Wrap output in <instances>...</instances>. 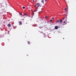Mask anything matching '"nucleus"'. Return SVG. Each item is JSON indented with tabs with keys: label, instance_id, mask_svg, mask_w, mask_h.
Wrapping results in <instances>:
<instances>
[{
	"label": "nucleus",
	"instance_id": "1",
	"mask_svg": "<svg viewBox=\"0 0 76 76\" xmlns=\"http://www.w3.org/2000/svg\"><path fill=\"white\" fill-rule=\"evenodd\" d=\"M56 23H61L62 22H63V21H62V20H60L58 19L56 21Z\"/></svg>",
	"mask_w": 76,
	"mask_h": 76
},
{
	"label": "nucleus",
	"instance_id": "2",
	"mask_svg": "<svg viewBox=\"0 0 76 76\" xmlns=\"http://www.w3.org/2000/svg\"><path fill=\"white\" fill-rule=\"evenodd\" d=\"M39 5H40L39 3H38L37 4L35 5V7H39Z\"/></svg>",
	"mask_w": 76,
	"mask_h": 76
},
{
	"label": "nucleus",
	"instance_id": "3",
	"mask_svg": "<svg viewBox=\"0 0 76 76\" xmlns=\"http://www.w3.org/2000/svg\"><path fill=\"white\" fill-rule=\"evenodd\" d=\"M7 26L8 27H10V26H11V24H8Z\"/></svg>",
	"mask_w": 76,
	"mask_h": 76
},
{
	"label": "nucleus",
	"instance_id": "4",
	"mask_svg": "<svg viewBox=\"0 0 76 76\" xmlns=\"http://www.w3.org/2000/svg\"><path fill=\"white\" fill-rule=\"evenodd\" d=\"M55 29H58V27L57 26H56L55 27Z\"/></svg>",
	"mask_w": 76,
	"mask_h": 76
},
{
	"label": "nucleus",
	"instance_id": "5",
	"mask_svg": "<svg viewBox=\"0 0 76 76\" xmlns=\"http://www.w3.org/2000/svg\"><path fill=\"white\" fill-rule=\"evenodd\" d=\"M22 21H20L19 22V23L20 24V25H22Z\"/></svg>",
	"mask_w": 76,
	"mask_h": 76
},
{
	"label": "nucleus",
	"instance_id": "6",
	"mask_svg": "<svg viewBox=\"0 0 76 76\" xmlns=\"http://www.w3.org/2000/svg\"><path fill=\"white\" fill-rule=\"evenodd\" d=\"M41 2L43 4H44V0H42Z\"/></svg>",
	"mask_w": 76,
	"mask_h": 76
},
{
	"label": "nucleus",
	"instance_id": "7",
	"mask_svg": "<svg viewBox=\"0 0 76 76\" xmlns=\"http://www.w3.org/2000/svg\"><path fill=\"white\" fill-rule=\"evenodd\" d=\"M24 15L25 16H26L27 15H26V13L25 14H24Z\"/></svg>",
	"mask_w": 76,
	"mask_h": 76
},
{
	"label": "nucleus",
	"instance_id": "8",
	"mask_svg": "<svg viewBox=\"0 0 76 76\" xmlns=\"http://www.w3.org/2000/svg\"><path fill=\"white\" fill-rule=\"evenodd\" d=\"M52 21H53V20H49V22H52Z\"/></svg>",
	"mask_w": 76,
	"mask_h": 76
},
{
	"label": "nucleus",
	"instance_id": "9",
	"mask_svg": "<svg viewBox=\"0 0 76 76\" xmlns=\"http://www.w3.org/2000/svg\"><path fill=\"white\" fill-rule=\"evenodd\" d=\"M23 9H25V7H23Z\"/></svg>",
	"mask_w": 76,
	"mask_h": 76
},
{
	"label": "nucleus",
	"instance_id": "10",
	"mask_svg": "<svg viewBox=\"0 0 76 76\" xmlns=\"http://www.w3.org/2000/svg\"><path fill=\"white\" fill-rule=\"evenodd\" d=\"M68 9V7L64 9V10H65L66 9Z\"/></svg>",
	"mask_w": 76,
	"mask_h": 76
},
{
	"label": "nucleus",
	"instance_id": "11",
	"mask_svg": "<svg viewBox=\"0 0 76 76\" xmlns=\"http://www.w3.org/2000/svg\"><path fill=\"white\" fill-rule=\"evenodd\" d=\"M28 44H30V42H29L28 41Z\"/></svg>",
	"mask_w": 76,
	"mask_h": 76
},
{
	"label": "nucleus",
	"instance_id": "12",
	"mask_svg": "<svg viewBox=\"0 0 76 76\" xmlns=\"http://www.w3.org/2000/svg\"><path fill=\"white\" fill-rule=\"evenodd\" d=\"M63 23H66V21H64Z\"/></svg>",
	"mask_w": 76,
	"mask_h": 76
},
{
	"label": "nucleus",
	"instance_id": "13",
	"mask_svg": "<svg viewBox=\"0 0 76 76\" xmlns=\"http://www.w3.org/2000/svg\"><path fill=\"white\" fill-rule=\"evenodd\" d=\"M22 13H20V15H21H21H22Z\"/></svg>",
	"mask_w": 76,
	"mask_h": 76
},
{
	"label": "nucleus",
	"instance_id": "14",
	"mask_svg": "<svg viewBox=\"0 0 76 76\" xmlns=\"http://www.w3.org/2000/svg\"><path fill=\"white\" fill-rule=\"evenodd\" d=\"M45 18H48V16H46L45 17Z\"/></svg>",
	"mask_w": 76,
	"mask_h": 76
},
{
	"label": "nucleus",
	"instance_id": "15",
	"mask_svg": "<svg viewBox=\"0 0 76 76\" xmlns=\"http://www.w3.org/2000/svg\"><path fill=\"white\" fill-rule=\"evenodd\" d=\"M37 10L36 11H35V12H37Z\"/></svg>",
	"mask_w": 76,
	"mask_h": 76
},
{
	"label": "nucleus",
	"instance_id": "16",
	"mask_svg": "<svg viewBox=\"0 0 76 76\" xmlns=\"http://www.w3.org/2000/svg\"><path fill=\"white\" fill-rule=\"evenodd\" d=\"M52 19H54V18L53 17H52Z\"/></svg>",
	"mask_w": 76,
	"mask_h": 76
},
{
	"label": "nucleus",
	"instance_id": "17",
	"mask_svg": "<svg viewBox=\"0 0 76 76\" xmlns=\"http://www.w3.org/2000/svg\"><path fill=\"white\" fill-rule=\"evenodd\" d=\"M64 19V18H63L62 19L63 20Z\"/></svg>",
	"mask_w": 76,
	"mask_h": 76
},
{
	"label": "nucleus",
	"instance_id": "18",
	"mask_svg": "<svg viewBox=\"0 0 76 76\" xmlns=\"http://www.w3.org/2000/svg\"><path fill=\"white\" fill-rule=\"evenodd\" d=\"M47 1V0H45V1Z\"/></svg>",
	"mask_w": 76,
	"mask_h": 76
},
{
	"label": "nucleus",
	"instance_id": "19",
	"mask_svg": "<svg viewBox=\"0 0 76 76\" xmlns=\"http://www.w3.org/2000/svg\"><path fill=\"white\" fill-rule=\"evenodd\" d=\"M34 0H33V1L34 2Z\"/></svg>",
	"mask_w": 76,
	"mask_h": 76
},
{
	"label": "nucleus",
	"instance_id": "20",
	"mask_svg": "<svg viewBox=\"0 0 76 76\" xmlns=\"http://www.w3.org/2000/svg\"><path fill=\"white\" fill-rule=\"evenodd\" d=\"M41 5H40V7H41Z\"/></svg>",
	"mask_w": 76,
	"mask_h": 76
},
{
	"label": "nucleus",
	"instance_id": "21",
	"mask_svg": "<svg viewBox=\"0 0 76 76\" xmlns=\"http://www.w3.org/2000/svg\"><path fill=\"white\" fill-rule=\"evenodd\" d=\"M34 14H33V15H34Z\"/></svg>",
	"mask_w": 76,
	"mask_h": 76
}]
</instances>
